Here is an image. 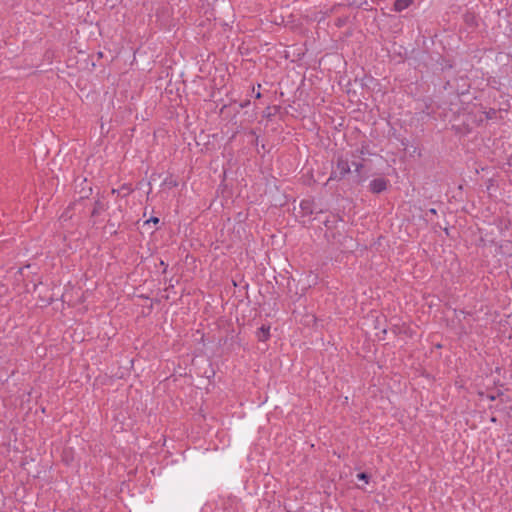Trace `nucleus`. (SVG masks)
Instances as JSON below:
<instances>
[{"instance_id": "0eeeda50", "label": "nucleus", "mask_w": 512, "mask_h": 512, "mask_svg": "<svg viewBox=\"0 0 512 512\" xmlns=\"http://www.w3.org/2000/svg\"><path fill=\"white\" fill-rule=\"evenodd\" d=\"M357 479L363 481L365 484H368L370 476L366 472H360L357 474Z\"/></svg>"}, {"instance_id": "f8f14e48", "label": "nucleus", "mask_w": 512, "mask_h": 512, "mask_svg": "<svg viewBox=\"0 0 512 512\" xmlns=\"http://www.w3.org/2000/svg\"><path fill=\"white\" fill-rule=\"evenodd\" d=\"M453 12H457L460 10V6H452Z\"/></svg>"}, {"instance_id": "9d476101", "label": "nucleus", "mask_w": 512, "mask_h": 512, "mask_svg": "<svg viewBox=\"0 0 512 512\" xmlns=\"http://www.w3.org/2000/svg\"><path fill=\"white\" fill-rule=\"evenodd\" d=\"M353 166L355 167V172L357 173H360L361 170L363 169V164L362 163H353Z\"/></svg>"}, {"instance_id": "f257e3e1", "label": "nucleus", "mask_w": 512, "mask_h": 512, "mask_svg": "<svg viewBox=\"0 0 512 512\" xmlns=\"http://www.w3.org/2000/svg\"><path fill=\"white\" fill-rule=\"evenodd\" d=\"M351 172V166L347 159L341 157L337 158L336 166L332 169L328 181H340L344 179Z\"/></svg>"}, {"instance_id": "20e7f679", "label": "nucleus", "mask_w": 512, "mask_h": 512, "mask_svg": "<svg viewBox=\"0 0 512 512\" xmlns=\"http://www.w3.org/2000/svg\"><path fill=\"white\" fill-rule=\"evenodd\" d=\"M413 4V0H395L393 10L395 12H402Z\"/></svg>"}, {"instance_id": "423d86ee", "label": "nucleus", "mask_w": 512, "mask_h": 512, "mask_svg": "<svg viewBox=\"0 0 512 512\" xmlns=\"http://www.w3.org/2000/svg\"><path fill=\"white\" fill-rule=\"evenodd\" d=\"M105 209H106L105 204H104L102 201L97 200V201H95V203H94V207H93V210H92V212H91V215H92V216H94V217H95V216H98V215H100V213H101V212H103Z\"/></svg>"}, {"instance_id": "f3484780", "label": "nucleus", "mask_w": 512, "mask_h": 512, "mask_svg": "<svg viewBox=\"0 0 512 512\" xmlns=\"http://www.w3.org/2000/svg\"><path fill=\"white\" fill-rule=\"evenodd\" d=\"M160 264H161V266H165L166 267V265H165V263L163 261H161Z\"/></svg>"}, {"instance_id": "9b49d317", "label": "nucleus", "mask_w": 512, "mask_h": 512, "mask_svg": "<svg viewBox=\"0 0 512 512\" xmlns=\"http://www.w3.org/2000/svg\"><path fill=\"white\" fill-rule=\"evenodd\" d=\"M252 93H254V96L257 99L261 98V96H262L259 90L257 92H255V87L252 88Z\"/></svg>"}, {"instance_id": "2eb2a0df", "label": "nucleus", "mask_w": 512, "mask_h": 512, "mask_svg": "<svg viewBox=\"0 0 512 512\" xmlns=\"http://www.w3.org/2000/svg\"><path fill=\"white\" fill-rule=\"evenodd\" d=\"M429 212H430L431 214H436V209L431 208V209L429 210Z\"/></svg>"}, {"instance_id": "1a4fd4ad", "label": "nucleus", "mask_w": 512, "mask_h": 512, "mask_svg": "<svg viewBox=\"0 0 512 512\" xmlns=\"http://www.w3.org/2000/svg\"><path fill=\"white\" fill-rule=\"evenodd\" d=\"M159 218L158 217H154L152 216L151 218H149L148 220H146L144 222V225H149L150 223H153V224H158L159 223Z\"/></svg>"}, {"instance_id": "39448f33", "label": "nucleus", "mask_w": 512, "mask_h": 512, "mask_svg": "<svg viewBox=\"0 0 512 512\" xmlns=\"http://www.w3.org/2000/svg\"><path fill=\"white\" fill-rule=\"evenodd\" d=\"M300 209L303 216L312 215L314 213L313 202L311 200H302L300 202Z\"/></svg>"}, {"instance_id": "7ed1b4c3", "label": "nucleus", "mask_w": 512, "mask_h": 512, "mask_svg": "<svg viewBox=\"0 0 512 512\" xmlns=\"http://www.w3.org/2000/svg\"><path fill=\"white\" fill-rule=\"evenodd\" d=\"M270 325L263 324L260 328H258L256 332V337L260 342H266L270 338Z\"/></svg>"}, {"instance_id": "dca6fc26", "label": "nucleus", "mask_w": 512, "mask_h": 512, "mask_svg": "<svg viewBox=\"0 0 512 512\" xmlns=\"http://www.w3.org/2000/svg\"><path fill=\"white\" fill-rule=\"evenodd\" d=\"M490 400H495V396H489Z\"/></svg>"}, {"instance_id": "4468645a", "label": "nucleus", "mask_w": 512, "mask_h": 512, "mask_svg": "<svg viewBox=\"0 0 512 512\" xmlns=\"http://www.w3.org/2000/svg\"><path fill=\"white\" fill-rule=\"evenodd\" d=\"M248 105H249V101H246L243 104H241V107L244 108V107H247Z\"/></svg>"}, {"instance_id": "f03ea898", "label": "nucleus", "mask_w": 512, "mask_h": 512, "mask_svg": "<svg viewBox=\"0 0 512 512\" xmlns=\"http://www.w3.org/2000/svg\"><path fill=\"white\" fill-rule=\"evenodd\" d=\"M388 180L383 177L375 178L369 183V190L374 194L382 193L387 189Z\"/></svg>"}, {"instance_id": "ddd939ff", "label": "nucleus", "mask_w": 512, "mask_h": 512, "mask_svg": "<svg viewBox=\"0 0 512 512\" xmlns=\"http://www.w3.org/2000/svg\"><path fill=\"white\" fill-rule=\"evenodd\" d=\"M324 225H325L327 228H330V227H331V225H330V221H329V220H326V221L324 222Z\"/></svg>"}, {"instance_id": "6e6552de", "label": "nucleus", "mask_w": 512, "mask_h": 512, "mask_svg": "<svg viewBox=\"0 0 512 512\" xmlns=\"http://www.w3.org/2000/svg\"><path fill=\"white\" fill-rule=\"evenodd\" d=\"M497 111L493 108H490L488 111H485V117L488 120L494 119L496 117Z\"/></svg>"}]
</instances>
